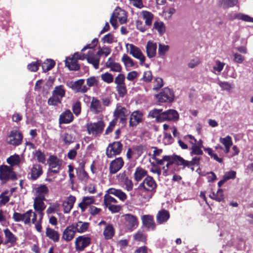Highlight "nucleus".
I'll return each instance as SVG.
<instances>
[{
	"instance_id": "nucleus-1",
	"label": "nucleus",
	"mask_w": 253,
	"mask_h": 253,
	"mask_svg": "<svg viewBox=\"0 0 253 253\" xmlns=\"http://www.w3.org/2000/svg\"><path fill=\"white\" fill-rule=\"evenodd\" d=\"M17 179V175L12 168L6 165L0 166V180L2 181V183H5L10 180L14 181Z\"/></svg>"
},
{
	"instance_id": "nucleus-2",
	"label": "nucleus",
	"mask_w": 253,
	"mask_h": 253,
	"mask_svg": "<svg viewBox=\"0 0 253 253\" xmlns=\"http://www.w3.org/2000/svg\"><path fill=\"white\" fill-rule=\"evenodd\" d=\"M105 124L102 120L95 123H89L86 125V131L88 134H92L94 136L100 135L104 128Z\"/></svg>"
},
{
	"instance_id": "nucleus-3",
	"label": "nucleus",
	"mask_w": 253,
	"mask_h": 253,
	"mask_svg": "<svg viewBox=\"0 0 253 253\" xmlns=\"http://www.w3.org/2000/svg\"><path fill=\"white\" fill-rule=\"evenodd\" d=\"M157 187V184L154 179L153 177L148 175L139 185L138 188L140 190L150 192L154 194L156 192Z\"/></svg>"
},
{
	"instance_id": "nucleus-4",
	"label": "nucleus",
	"mask_w": 253,
	"mask_h": 253,
	"mask_svg": "<svg viewBox=\"0 0 253 253\" xmlns=\"http://www.w3.org/2000/svg\"><path fill=\"white\" fill-rule=\"evenodd\" d=\"M23 139V135L21 132L18 130H11L7 135L6 141L11 145L17 146L21 144Z\"/></svg>"
},
{
	"instance_id": "nucleus-5",
	"label": "nucleus",
	"mask_w": 253,
	"mask_h": 253,
	"mask_svg": "<svg viewBox=\"0 0 253 253\" xmlns=\"http://www.w3.org/2000/svg\"><path fill=\"white\" fill-rule=\"evenodd\" d=\"M123 145L121 141H115L109 143L106 149L105 154L107 158H112L119 155L123 150Z\"/></svg>"
},
{
	"instance_id": "nucleus-6",
	"label": "nucleus",
	"mask_w": 253,
	"mask_h": 253,
	"mask_svg": "<svg viewBox=\"0 0 253 253\" xmlns=\"http://www.w3.org/2000/svg\"><path fill=\"white\" fill-rule=\"evenodd\" d=\"M156 98L160 102H171L174 100V93L172 90L168 87L163 88L161 91L155 95Z\"/></svg>"
},
{
	"instance_id": "nucleus-7",
	"label": "nucleus",
	"mask_w": 253,
	"mask_h": 253,
	"mask_svg": "<svg viewBox=\"0 0 253 253\" xmlns=\"http://www.w3.org/2000/svg\"><path fill=\"white\" fill-rule=\"evenodd\" d=\"M91 244V238L84 235L79 236L75 242L76 250L79 252L84 250Z\"/></svg>"
},
{
	"instance_id": "nucleus-8",
	"label": "nucleus",
	"mask_w": 253,
	"mask_h": 253,
	"mask_svg": "<svg viewBox=\"0 0 253 253\" xmlns=\"http://www.w3.org/2000/svg\"><path fill=\"white\" fill-rule=\"evenodd\" d=\"M163 160H166V162H167L166 167H164L163 168V169L166 173H167L170 166L173 164L182 166L181 156L174 154L172 155H166L163 156Z\"/></svg>"
},
{
	"instance_id": "nucleus-9",
	"label": "nucleus",
	"mask_w": 253,
	"mask_h": 253,
	"mask_svg": "<svg viewBox=\"0 0 253 253\" xmlns=\"http://www.w3.org/2000/svg\"><path fill=\"white\" fill-rule=\"evenodd\" d=\"M124 165V161L122 157H118L112 161L109 165V170L111 174L117 173Z\"/></svg>"
},
{
	"instance_id": "nucleus-10",
	"label": "nucleus",
	"mask_w": 253,
	"mask_h": 253,
	"mask_svg": "<svg viewBox=\"0 0 253 253\" xmlns=\"http://www.w3.org/2000/svg\"><path fill=\"white\" fill-rule=\"evenodd\" d=\"M117 177L120 182L123 183L125 186V189L128 191H130L133 189V184L132 180L127 175L125 171L122 173H120Z\"/></svg>"
},
{
	"instance_id": "nucleus-11",
	"label": "nucleus",
	"mask_w": 253,
	"mask_h": 253,
	"mask_svg": "<svg viewBox=\"0 0 253 253\" xmlns=\"http://www.w3.org/2000/svg\"><path fill=\"white\" fill-rule=\"evenodd\" d=\"M143 113L140 111H134L130 115L129 126L131 127L137 126L143 121Z\"/></svg>"
},
{
	"instance_id": "nucleus-12",
	"label": "nucleus",
	"mask_w": 253,
	"mask_h": 253,
	"mask_svg": "<svg viewBox=\"0 0 253 253\" xmlns=\"http://www.w3.org/2000/svg\"><path fill=\"white\" fill-rule=\"evenodd\" d=\"M129 46V53L135 58L140 60V64L142 65L145 61V57L139 48L133 44H127Z\"/></svg>"
},
{
	"instance_id": "nucleus-13",
	"label": "nucleus",
	"mask_w": 253,
	"mask_h": 253,
	"mask_svg": "<svg viewBox=\"0 0 253 253\" xmlns=\"http://www.w3.org/2000/svg\"><path fill=\"white\" fill-rule=\"evenodd\" d=\"M143 225L148 230L154 231L156 229V224L155 222L154 217L151 215H144L141 217Z\"/></svg>"
},
{
	"instance_id": "nucleus-14",
	"label": "nucleus",
	"mask_w": 253,
	"mask_h": 253,
	"mask_svg": "<svg viewBox=\"0 0 253 253\" xmlns=\"http://www.w3.org/2000/svg\"><path fill=\"white\" fill-rule=\"evenodd\" d=\"M125 219V224L126 227L129 230H132L138 225V219L136 216L131 214H126L124 215Z\"/></svg>"
},
{
	"instance_id": "nucleus-15",
	"label": "nucleus",
	"mask_w": 253,
	"mask_h": 253,
	"mask_svg": "<svg viewBox=\"0 0 253 253\" xmlns=\"http://www.w3.org/2000/svg\"><path fill=\"white\" fill-rule=\"evenodd\" d=\"M74 117L69 109H66L59 116V124H70L74 120Z\"/></svg>"
},
{
	"instance_id": "nucleus-16",
	"label": "nucleus",
	"mask_w": 253,
	"mask_h": 253,
	"mask_svg": "<svg viewBox=\"0 0 253 253\" xmlns=\"http://www.w3.org/2000/svg\"><path fill=\"white\" fill-rule=\"evenodd\" d=\"M89 109L95 114H98L104 110L100 101L94 97L92 98Z\"/></svg>"
},
{
	"instance_id": "nucleus-17",
	"label": "nucleus",
	"mask_w": 253,
	"mask_h": 253,
	"mask_svg": "<svg viewBox=\"0 0 253 253\" xmlns=\"http://www.w3.org/2000/svg\"><path fill=\"white\" fill-rule=\"evenodd\" d=\"M76 232V231L75 230V227H74V224L69 225L64 230L62 239L66 242H69L74 238Z\"/></svg>"
},
{
	"instance_id": "nucleus-18",
	"label": "nucleus",
	"mask_w": 253,
	"mask_h": 253,
	"mask_svg": "<svg viewBox=\"0 0 253 253\" xmlns=\"http://www.w3.org/2000/svg\"><path fill=\"white\" fill-rule=\"evenodd\" d=\"M43 173L42 167L38 164L33 165L31 169L30 179L36 180L38 179Z\"/></svg>"
},
{
	"instance_id": "nucleus-19",
	"label": "nucleus",
	"mask_w": 253,
	"mask_h": 253,
	"mask_svg": "<svg viewBox=\"0 0 253 253\" xmlns=\"http://www.w3.org/2000/svg\"><path fill=\"white\" fill-rule=\"evenodd\" d=\"M179 119L178 112L173 109H169L163 112V122L166 121H176Z\"/></svg>"
},
{
	"instance_id": "nucleus-20",
	"label": "nucleus",
	"mask_w": 253,
	"mask_h": 253,
	"mask_svg": "<svg viewBox=\"0 0 253 253\" xmlns=\"http://www.w3.org/2000/svg\"><path fill=\"white\" fill-rule=\"evenodd\" d=\"M105 66L110 69V71L120 73L122 71L121 65L118 62H115L111 57H109L105 63Z\"/></svg>"
},
{
	"instance_id": "nucleus-21",
	"label": "nucleus",
	"mask_w": 253,
	"mask_h": 253,
	"mask_svg": "<svg viewBox=\"0 0 253 253\" xmlns=\"http://www.w3.org/2000/svg\"><path fill=\"white\" fill-rule=\"evenodd\" d=\"M170 214L168 211L163 209L159 211L156 215V221L159 224L166 223L169 218Z\"/></svg>"
},
{
	"instance_id": "nucleus-22",
	"label": "nucleus",
	"mask_w": 253,
	"mask_h": 253,
	"mask_svg": "<svg viewBox=\"0 0 253 253\" xmlns=\"http://www.w3.org/2000/svg\"><path fill=\"white\" fill-rule=\"evenodd\" d=\"M76 198L75 196L70 195L66 201H64L62 204L64 212L65 213H69L73 208L76 202Z\"/></svg>"
},
{
	"instance_id": "nucleus-23",
	"label": "nucleus",
	"mask_w": 253,
	"mask_h": 253,
	"mask_svg": "<svg viewBox=\"0 0 253 253\" xmlns=\"http://www.w3.org/2000/svg\"><path fill=\"white\" fill-rule=\"evenodd\" d=\"M86 59L87 61L92 64L95 69L99 68L100 59L98 55L94 54V51H89L86 54Z\"/></svg>"
},
{
	"instance_id": "nucleus-24",
	"label": "nucleus",
	"mask_w": 253,
	"mask_h": 253,
	"mask_svg": "<svg viewBox=\"0 0 253 253\" xmlns=\"http://www.w3.org/2000/svg\"><path fill=\"white\" fill-rule=\"evenodd\" d=\"M3 232L6 238L5 244H10L11 247L14 246L16 244L17 237L8 228L4 229Z\"/></svg>"
},
{
	"instance_id": "nucleus-25",
	"label": "nucleus",
	"mask_w": 253,
	"mask_h": 253,
	"mask_svg": "<svg viewBox=\"0 0 253 253\" xmlns=\"http://www.w3.org/2000/svg\"><path fill=\"white\" fill-rule=\"evenodd\" d=\"M163 109H154L149 111L148 115V118L155 119V121L156 122L161 123L163 122Z\"/></svg>"
},
{
	"instance_id": "nucleus-26",
	"label": "nucleus",
	"mask_w": 253,
	"mask_h": 253,
	"mask_svg": "<svg viewBox=\"0 0 253 253\" xmlns=\"http://www.w3.org/2000/svg\"><path fill=\"white\" fill-rule=\"evenodd\" d=\"M45 235L55 243L58 242L59 241L60 235L59 232L50 228L49 226L46 228Z\"/></svg>"
},
{
	"instance_id": "nucleus-27",
	"label": "nucleus",
	"mask_w": 253,
	"mask_h": 253,
	"mask_svg": "<svg viewBox=\"0 0 253 253\" xmlns=\"http://www.w3.org/2000/svg\"><path fill=\"white\" fill-rule=\"evenodd\" d=\"M65 65L71 71H78L80 69V65L78 63V61L73 57L66 58Z\"/></svg>"
},
{
	"instance_id": "nucleus-28",
	"label": "nucleus",
	"mask_w": 253,
	"mask_h": 253,
	"mask_svg": "<svg viewBox=\"0 0 253 253\" xmlns=\"http://www.w3.org/2000/svg\"><path fill=\"white\" fill-rule=\"evenodd\" d=\"M106 192L114 195L123 202L125 201L127 198L126 194L121 189L110 188L107 190Z\"/></svg>"
},
{
	"instance_id": "nucleus-29",
	"label": "nucleus",
	"mask_w": 253,
	"mask_h": 253,
	"mask_svg": "<svg viewBox=\"0 0 253 253\" xmlns=\"http://www.w3.org/2000/svg\"><path fill=\"white\" fill-rule=\"evenodd\" d=\"M45 198L36 197L34 202V208L36 211H43L46 208V205L43 202Z\"/></svg>"
},
{
	"instance_id": "nucleus-30",
	"label": "nucleus",
	"mask_w": 253,
	"mask_h": 253,
	"mask_svg": "<svg viewBox=\"0 0 253 253\" xmlns=\"http://www.w3.org/2000/svg\"><path fill=\"white\" fill-rule=\"evenodd\" d=\"M157 44L151 41H148L146 46V53L149 58H152L156 55Z\"/></svg>"
},
{
	"instance_id": "nucleus-31",
	"label": "nucleus",
	"mask_w": 253,
	"mask_h": 253,
	"mask_svg": "<svg viewBox=\"0 0 253 253\" xmlns=\"http://www.w3.org/2000/svg\"><path fill=\"white\" fill-rule=\"evenodd\" d=\"M35 192L37 194L36 197L45 198V196L48 194L49 190L48 187L45 184H41L34 189Z\"/></svg>"
},
{
	"instance_id": "nucleus-32",
	"label": "nucleus",
	"mask_w": 253,
	"mask_h": 253,
	"mask_svg": "<svg viewBox=\"0 0 253 253\" xmlns=\"http://www.w3.org/2000/svg\"><path fill=\"white\" fill-rule=\"evenodd\" d=\"M200 157H195L193 158L191 161H188L184 160L182 157H181V165L182 169H185L186 167L189 168L191 166L195 165L199 166L200 165Z\"/></svg>"
},
{
	"instance_id": "nucleus-33",
	"label": "nucleus",
	"mask_w": 253,
	"mask_h": 253,
	"mask_svg": "<svg viewBox=\"0 0 253 253\" xmlns=\"http://www.w3.org/2000/svg\"><path fill=\"white\" fill-rule=\"evenodd\" d=\"M94 201L93 197H84L82 202L79 204V207L80 208L82 211L84 212L87 207L93 204Z\"/></svg>"
},
{
	"instance_id": "nucleus-34",
	"label": "nucleus",
	"mask_w": 253,
	"mask_h": 253,
	"mask_svg": "<svg viewBox=\"0 0 253 253\" xmlns=\"http://www.w3.org/2000/svg\"><path fill=\"white\" fill-rule=\"evenodd\" d=\"M49 169L61 168V161L55 156H50L48 159Z\"/></svg>"
},
{
	"instance_id": "nucleus-35",
	"label": "nucleus",
	"mask_w": 253,
	"mask_h": 253,
	"mask_svg": "<svg viewBox=\"0 0 253 253\" xmlns=\"http://www.w3.org/2000/svg\"><path fill=\"white\" fill-rule=\"evenodd\" d=\"M147 171L140 167L136 168L134 173V179L139 182L147 174Z\"/></svg>"
},
{
	"instance_id": "nucleus-36",
	"label": "nucleus",
	"mask_w": 253,
	"mask_h": 253,
	"mask_svg": "<svg viewBox=\"0 0 253 253\" xmlns=\"http://www.w3.org/2000/svg\"><path fill=\"white\" fill-rule=\"evenodd\" d=\"M77 175L78 179L82 182L86 183L90 177L84 168L77 170Z\"/></svg>"
},
{
	"instance_id": "nucleus-37",
	"label": "nucleus",
	"mask_w": 253,
	"mask_h": 253,
	"mask_svg": "<svg viewBox=\"0 0 253 253\" xmlns=\"http://www.w3.org/2000/svg\"><path fill=\"white\" fill-rule=\"evenodd\" d=\"M89 226V223L84 222L81 221H79L78 222L74 224L75 230L76 232L82 233L86 232Z\"/></svg>"
},
{
	"instance_id": "nucleus-38",
	"label": "nucleus",
	"mask_w": 253,
	"mask_h": 253,
	"mask_svg": "<svg viewBox=\"0 0 253 253\" xmlns=\"http://www.w3.org/2000/svg\"><path fill=\"white\" fill-rule=\"evenodd\" d=\"M115 234V229L112 224L106 225L103 231L104 238L106 240L111 239Z\"/></svg>"
},
{
	"instance_id": "nucleus-39",
	"label": "nucleus",
	"mask_w": 253,
	"mask_h": 253,
	"mask_svg": "<svg viewBox=\"0 0 253 253\" xmlns=\"http://www.w3.org/2000/svg\"><path fill=\"white\" fill-rule=\"evenodd\" d=\"M42 68L43 72H47L51 70L55 65V61L50 59H47L45 61L42 63Z\"/></svg>"
},
{
	"instance_id": "nucleus-40",
	"label": "nucleus",
	"mask_w": 253,
	"mask_h": 253,
	"mask_svg": "<svg viewBox=\"0 0 253 253\" xmlns=\"http://www.w3.org/2000/svg\"><path fill=\"white\" fill-rule=\"evenodd\" d=\"M141 15L143 17V18L145 20V25L148 26H151L152 23V20L154 18L153 14L149 11L143 10L141 12Z\"/></svg>"
},
{
	"instance_id": "nucleus-41",
	"label": "nucleus",
	"mask_w": 253,
	"mask_h": 253,
	"mask_svg": "<svg viewBox=\"0 0 253 253\" xmlns=\"http://www.w3.org/2000/svg\"><path fill=\"white\" fill-rule=\"evenodd\" d=\"M117 10V14L115 16V18L118 19L121 24L126 23L127 21V17L125 14V11L122 10L120 8H116L114 11Z\"/></svg>"
},
{
	"instance_id": "nucleus-42",
	"label": "nucleus",
	"mask_w": 253,
	"mask_h": 253,
	"mask_svg": "<svg viewBox=\"0 0 253 253\" xmlns=\"http://www.w3.org/2000/svg\"><path fill=\"white\" fill-rule=\"evenodd\" d=\"M65 90L63 85L56 86L52 91V94L62 99L65 96Z\"/></svg>"
},
{
	"instance_id": "nucleus-43",
	"label": "nucleus",
	"mask_w": 253,
	"mask_h": 253,
	"mask_svg": "<svg viewBox=\"0 0 253 253\" xmlns=\"http://www.w3.org/2000/svg\"><path fill=\"white\" fill-rule=\"evenodd\" d=\"M219 5L224 9L232 7L237 3V0H219Z\"/></svg>"
},
{
	"instance_id": "nucleus-44",
	"label": "nucleus",
	"mask_w": 253,
	"mask_h": 253,
	"mask_svg": "<svg viewBox=\"0 0 253 253\" xmlns=\"http://www.w3.org/2000/svg\"><path fill=\"white\" fill-rule=\"evenodd\" d=\"M6 162L11 167H13L19 165L21 162V159L19 155L15 154L8 158Z\"/></svg>"
},
{
	"instance_id": "nucleus-45",
	"label": "nucleus",
	"mask_w": 253,
	"mask_h": 253,
	"mask_svg": "<svg viewBox=\"0 0 253 253\" xmlns=\"http://www.w3.org/2000/svg\"><path fill=\"white\" fill-rule=\"evenodd\" d=\"M154 29L157 30L160 35H163L166 32V27L162 21H155L153 25Z\"/></svg>"
},
{
	"instance_id": "nucleus-46",
	"label": "nucleus",
	"mask_w": 253,
	"mask_h": 253,
	"mask_svg": "<svg viewBox=\"0 0 253 253\" xmlns=\"http://www.w3.org/2000/svg\"><path fill=\"white\" fill-rule=\"evenodd\" d=\"M61 138L64 144L70 145L73 143L75 141V138L73 136V134L66 132L61 136Z\"/></svg>"
},
{
	"instance_id": "nucleus-47",
	"label": "nucleus",
	"mask_w": 253,
	"mask_h": 253,
	"mask_svg": "<svg viewBox=\"0 0 253 253\" xmlns=\"http://www.w3.org/2000/svg\"><path fill=\"white\" fill-rule=\"evenodd\" d=\"M133 238L136 241L146 243L147 235L143 231L139 230L133 235Z\"/></svg>"
},
{
	"instance_id": "nucleus-48",
	"label": "nucleus",
	"mask_w": 253,
	"mask_h": 253,
	"mask_svg": "<svg viewBox=\"0 0 253 253\" xmlns=\"http://www.w3.org/2000/svg\"><path fill=\"white\" fill-rule=\"evenodd\" d=\"M84 83V79H79L74 83H73L71 84L70 87L72 88L73 90L75 92L78 93L80 92V89L81 88V86L83 85Z\"/></svg>"
},
{
	"instance_id": "nucleus-49",
	"label": "nucleus",
	"mask_w": 253,
	"mask_h": 253,
	"mask_svg": "<svg viewBox=\"0 0 253 253\" xmlns=\"http://www.w3.org/2000/svg\"><path fill=\"white\" fill-rule=\"evenodd\" d=\"M210 197L217 202H221L224 200V195L223 193V190L219 188L216 193L213 192L212 195H210Z\"/></svg>"
},
{
	"instance_id": "nucleus-50",
	"label": "nucleus",
	"mask_w": 253,
	"mask_h": 253,
	"mask_svg": "<svg viewBox=\"0 0 253 253\" xmlns=\"http://www.w3.org/2000/svg\"><path fill=\"white\" fill-rule=\"evenodd\" d=\"M116 90L119 96L124 97L127 93V88L126 84L116 85Z\"/></svg>"
},
{
	"instance_id": "nucleus-51",
	"label": "nucleus",
	"mask_w": 253,
	"mask_h": 253,
	"mask_svg": "<svg viewBox=\"0 0 253 253\" xmlns=\"http://www.w3.org/2000/svg\"><path fill=\"white\" fill-rule=\"evenodd\" d=\"M189 142L192 145L191 150V155H202L203 154V151L201 150V147L196 145V143L193 142L192 141H189Z\"/></svg>"
},
{
	"instance_id": "nucleus-52",
	"label": "nucleus",
	"mask_w": 253,
	"mask_h": 253,
	"mask_svg": "<svg viewBox=\"0 0 253 253\" xmlns=\"http://www.w3.org/2000/svg\"><path fill=\"white\" fill-rule=\"evenodd\" d=\"M42 64V61L37 60L36 62H33L29 64L27 68L32 72H37L40 66Z\"/></svg>"
},
{
	"instance_id": "nucleus-53",
	"label": "nucleus",
	"mask_w": 253,
	"mask_h": 253,
	"mask_svg": "<svg viewBox=\"0 0 253 253\" xmlns=\"http://www.w3.org/2000/svg\"><path fill=\"white\" fill-rule=\"evenodd\" d=\"M107 192L105 194L104 196V203L105 206L112 205L111 203H116L117 201L114 197L111 196Z\"/></svg>"
},
{
	"instance_id": "nucleus-54",
	"label": "nucleus",
	"mask_w": 253,
	"mask_h": 253,
	"mask_svg": "<svg viewBox=\"0 0 253 253\" xmlns=\"http://www.w3.org/2000/svg\"><path fill=\"white\" fill-rule=\"evenodd\" d=\"M33 213L32 210L27 211L25 213L22 214V218L25 224H29L31 221V217Z\"/></svg>"
},
{
	"instance_id": "nucleus-55",
	"label": "nucleus",
	"mask_w": 253,
	"mask_h": 253,
	"mask_svg": "<svg viewBox=\"0 0 253 253\" xmlns=\"http://www.w3.org/2000/svg\"><path fill=\"white\" fill-rule=\"evenodd\" d=\"M121 60L126 67H133L134 66L133 60L126 54L123 55Z\"/></svg>"
},
{
	"instance_id": "nucleus-56",
	"label": "nucleus",
	"mask_w": 253,
	"mask_h": 253,
	"mask_svg": "<svg viewBox=\"0 0 253 253\" xmlns=\"http://www.w3.org/2000/svg\"><path fill=\"white\" fill-rule=\"evenodd\" d=\"M101 79L103 82L107 84H111L114 81V77L113 75L108 72H106L101 74Z\"/></svg>"
},
{
	"instance_id": "nucleus-57",
	"label": "nucleus",
	"mask_w": 253,
	"mask_h": 253,
	"mask_svg": "<svg viewBox=\"0 0 253 253\" xmlns=\"http://www.w3.org/2000/svg\"><path fill=\"white\" fill-rule=\"evenodd\" d=\"M35 156L37 158L38 162L42 164H44L46 160L45 155L44 153L42 152L40 150H36L35 152Z\"/></svg>"
},
{
	"instance_id": "nucleus-58",
	"label": "nucleus",
	"mask_w": 253,
	"mask_h": 253,
	"mask_svg": "<svg viewBox=\"0 0 253 253\" xmlns=\"http://www.w3.org/2000/svg\"><path fill=\"white\" fill-rule=\"evenodd\" d=\"M61 99L59 97L54 95L52 93V96L48 100V104L49 105L57 106L61 103Z\"/></svg>"
},
{
	"instance_id": "nucleus-59",
	"label": "nucleus",
	"mask_w": 253,
	"mask_h": 253,
	"mask_svg": "<svg viewBox=\"0 0 253 253\" xmlns=\"http://www.w3.org/2000/svg\"><path fill=\"white\" fill-rule=\"evenodd\" d=\"M81 102L79 100H77L73 105L72 106V110L74 114L78 116H79L81 113Z\"/></svg>"
},
{
	"instance_id": "nucleus-60",
	"label": "nucleus",
	"mask_w": 253,
	"mask_h": 253,
	"mask_svg": "<svg viewBox=\"0 0 253 253\" xmlns=\"http://www.w3.org/2000/svg\"><path fill=\"white\" fill-rule=\"evenodd\" d=\"M126 108L124 107L120 109L116 110L114 112V116L115 119L113 120H115L116 122L118 119L121 117H126L125 115Z\"/></svg>"
},
{
	"instance_id": "nucleus-61",
	"label": "nucleus",
	"mask_w": 253,
	"mask_h": 253,
	"mask_svg": "<svg viewBox=\"0 0 253 253\" xmlns=\"http://www.w3.org/2000/svg\"><path fill=\"white\" fill-rule=\"evenodd\" d=\"M219 141L225 147L231 146L233 144L231 137L229 135H227L224 138L220 137Z\"/></svg>"
},
{
	"instance_id": "nucleus-62",
	"label": "nucleus",
	"mask_w": 253,
	"mask_h": 253,
	"mask_svg": "<svg viewBox=\"0 0 253 253\" xmlns=\"http://www.w3.org/2000/svg\"><path fill=\"white\" fill-rule=\"evenodd\" d=\"M235 18L242 20L246 22H250L253 23V18L246 14L241 13L238 14L235 16Z\"/></svg>"
},
{
	"instance_id": "nucleus-63",
	"label": "nucleus",
	"mask_w": 253,
	"mask_h": 253,
	"mask_svg": "<svg viewBox=\"0 0 253 253\" xmlns=\"http://www.w3.org/2000/svg\"><path fill=\"white\" fill-rule=\"evenodd\" d=\"M125 79V75L124 74L120 73L115 77L114 83L116 85L126 84Z\"/></svg>"
},
{
	"instance_id": "nucleus-64",
	"label": "nucleus",
	"mask_w": 253,
	"mask_h": 253,
	"mask_svg": "<svg viewBox=\"0 0 253 253\" xmlns=\"http://www.w3.org/2000/svg\"><path fill=\"white\" fill-rule=\"evenodd\" d=\"M169 45L160 43L159 44L158 54L160 56H164L165 55L166 53L169 50Z\"/></svg>"
}]
</instances>
